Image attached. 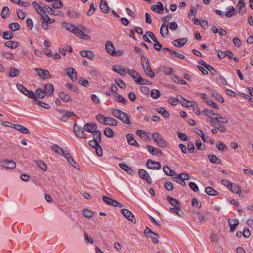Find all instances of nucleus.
<instances>
[{
  "label": "nucleus",
  "mask_w": 253,
  "mask_h": 253,
  "mask_svg": "<svg viewBox=\"0 0 253 253\" xmlns=\"http://www.w3.org/2000/svg\"><path fill=\"white\" fill-rule=\"evenodd\" d=\"M115 82L120 88L122 89L125 88L126 84L123 80L120 79H115Z\"/></svg>",
  "instance_id": "e2e57ef3"
},
{
  "label": "nucleus",
  "mask_w": 253,
  "mask_h": 253,
  "mask_svg": "<svg viewBox=\"0 0 253 253\" xmlns=\"http://www.w3.org/2000/svg\"><path fill=\"white\" fill-rule=\"evenodd\" d=\"M76 116L73 112L65 111V113L60 118L59 120L61 121L65 122L72 116Z\"/></svg>",
  "instance_id": "473e14b6"
},
{
  "label": "nucleus",
  "mask_w": 253,
  "mask_h": 253,
  "mask_svg": "<svg viewBox=\"0 0 253 253\" xmlns=\"http://www.w3.org/2000/svg\"><path fill=\"white\" fill-rule=\"evenodd\" d=\"M227 9L228 11L226 13V16L228 17H231L234 14L235 9L232 6L229 7Z\"/></svg>",
  "instance_id": "69168bd1"
},
{
  "label": "nucleus",
  "mask_w": 253,
  "mask_h": 253,
  "mask_svg": "<svg viewBox=\"0 0 253 253\" xmlns=\"http://www.w3.org/2000/svg\"><path fill=\"white\" fill-rule=\"evenodd\" d=\"M59 98L64 102H68L71 101V96L63 91H60L58 94Z\"/></svg>",
  "instance_id": "c756f323"
},
{
  "label": "nucleus",
  "mask_w": 253,
  "mask_h": 253,
  "mask_svg": "<svg viewBox=\"0 0 253 253\" xmlns=\"http://www.w3.org/2000/svg\"><path fill=\"white\" fill-rule=\"evenodd\" d=\"M51 149L52 151H54L55 153H58V154L62 156H64L66 152H67L68 151L64 150L62 148L60 147L58 145L53 144L51 146Z\"/></svg>",
  "instance_id": "b1692460"
},
{
  "label": "nucleus",
  "mask_w": 253,
  "mask_h": 253,
  "mask_svg": "<svg viewBox=\"0 0 253 253\" xmlns=\"http://www.w3.org/2000/svg\"><path fill=\"white\" fill-rule=\"evenodd\" d=\"M9 9L7 6H4L3 8L2 11L1 13V16L2 18L6 19L10 15L9 13Z\"/></svg>",
  "instance_id": "c03bdc74"
},
{
  "label": "nucleus",
  "mask_w": 253,
  "mask_h": 253,
  "mask_svg": "<svg viewBox=\"0 0 253 253\" xmlns=\"http://www.w3.org/2000/svg\"><path fill=\"white\" fill-rule=\"evenodd\" d=\"M35 70L42 80H44L46 78H51V77L48 70L42 69L41 68H35Z\"/></svg>",
  "instance_id": "39448f33"
},
{
  "label": "nucleus",
  "mask_w": 253,
  "mask_h": 253,
  "mask_svg": "<svg viewBox=\"0 0 253 253\" xmlns=\"http://www.w3.org/2000/svg\"><path fill=\"white\" fill-rule=\"evenodd\" d=\"M65 158H66L69 163H70L73 167H74L75 168H77L78 166V165H76V161L74 160L73 157L70 155L69 152L67 151V152H66L65 154V155L64 156Z\"/></svg>",
  "instance_id": "393cba45"
},
{
  "label": "nucleus",
  "mask_w": 253,
  "mask_h": 253,
  "mask_svg": "<svg viewBox=\"0 0 253 253\" xmlns=\"http://www.w3.org/2000/svg\"><path fill=\"white\" fill-rule=\"evenodd\" d=\"M196 146L197 148L199 150H203L206 149L205 145L202 143L200 140H197L196 141Z\"/></svg>",
  "instance_id": "338daca9"
},
{
  "label": "nucleus",
  "mask_w": 253,
  "mask_h": 253,
  "mask_svg": "<svg viewBox=\"0 0 253 253\" xmlns=\"http://www.w3.org/2000/svg\"><path fill=\"white\" fill-rule=\"evenodd\" d=\"M121 212L123 215L129 221L133 223H136V219L132 213L126 209H122Z\"/></svg>",
  "instance_id": "20e7f679"
},
{
  "label": "nucleus",
  "mask_w": 253,
  "mask_h": 253,
  "mask_svg": "<svg viewBox=\"0 0 253 253\" xmlns=\"http://www.w3.org/2000/svg\"><path fill=\"white\" fill-rule=\"evenodd\" d=\"M161 95L160 92L157 89H152L151 92V96L153 99H157Z\"/></svg>",
  "instance_id": "4d7b16f0"
},
{
  "label": "nucleus",
  "mask_w": 253,
  "mask_h": 253,
  "mask_svg": "<svg viewBox=\"0 0 253 253\" xmlns=\"http://www.w3.org/2000/svg\"><path fill=\"white\" fill-rule=\"evenodd\" d=\"M143 68L145 73L151 78H154L155 76V73L152 70L150 65H149L148 66L145 67L144 68Z\"/></svg>",
  "instance_id": "79ce46f5"
},
{
  "label": "nucleus",
  "mask_w": 253,
  "mask_h": 253,
  "mask_svg": "<svg viewBox=\"0 0 253 253\" xmlns=\"http://www.w3.org/2000/svg\"><path fill=\"white\" fill-rule=\"evenodd\" d=\"M216 147L218 150L221 151H226L228 150L227 146L223 142H220L218 144H216Z\"/></svg>",
  "instance_id": "680f3d73"
},
{
  "label": "nucleus",
  "mask_w": 253,
  "mask_h": 253,
  "mask_svg": "<svg viewBox=\"0 0 253 253\" xmlns=\"http://www.w3.org/2000/svg\"><path fill=\"white\" fill-rule=\"evenodd\" d=\"M228 223L230 227V231L231 232H233L236 227L239 225V222L237 219L230 218L228 219Z\"/></svg>",
  "instance_id": "aec40b11"
},
{
  "label": "nucleus",
  "mask_w": 253,
  "mask_h": 253,
  "mask_svg": "<svg viewBox=\"0 0 253 253\" xmlns=\"http://www.w3.org/2000/svg\"><path fill=\"white\" fill-rule=\"evenodd\" d=\"M76 36L79 37L82 39L84 40H89L91 38L89 35L84 33L82 30L80 29L77 32Z\"/></svg>",
  "instance_id": "a18cd8bd"
},
{
  "label": "nucleus",
  "mask_w": 253,
  "mask_h": 253,
  "mask_svg": "<svg viewBox=\"0 0 253 253\" xmlns=\"http://www.w3.org/2000/svg\"><path fill=\"white\" fill-rule=\"evenodd\" d=\"M16 86L18 90H19L25 95L33 99H34L35 98H36L35 94L33 91L28 90L23 85L20 84H17Z\"/></svg>",
  "instance_id": "7ed1b4c3"
},
{
  "label": "nucleus",
  "mask_w": 253,
  "mask_h": 253,
  "mask_svg": "<svg viewBox=\"0 0 253 253\" xmlns=\"http://www.w3.org/2000/svg\"><path fill=\"white\" fill-rule=\"evenodd\" d=\"M146 148L149 153L153 155H161L162 154V151L160 149L154 148L149 145H146Z\"/></svg>",
  "instance_id": "dca6fc26"
},
{
  "label": "nucleus",
  "mask_w": 253,
  "mask_h": 253,
  "mask_svg": "<svg viewBox=\"0 0 253 253\" xmlns=\"http://www.w3.org/2000/svg\"><path fill=\"white\" fill-rule=\"evenodd\" d=\"M100 8L101 11L104 13H107L108 12L109 7L108 6L105 0H101Z\"/></svg>",
  "instance_id": "cd10ccee"
},
{
  "label": "nucleus",
  "mask_w": 253,
  "mask_h": 253,
  "mask_svg": "<svg viewBox=\"0 0 253 253\" xmlns=\"http://www.w3.org/2000/svg\"><path fill=\"white\" fill-rule=\"evenodd\" d=\"M241 187L237 184L235 183H232L230 184V186L229 189L233 193H237L240 189H241Z\"/></svg>",
  "instance_id": "3c124183"
},
{
  "label": "nucleus",
  "mask_w": 253,
  "mask_h": 253,
  "mask_svg": "<svg viewBox=\"0 0 253 253\" xmlns=\"http://www.w3.org/2000/svg\"><path fill=\"white\" fill-rule=\"evenodd\" d=\"M167 199L168 202L172 205L174 207L176 208L177 206H180V203L177 199L172 198L169 196H167Z\"/></svg>",
  "instance_id": "e433bc0d"
},
{
  "label": "nucleus",
  "mask_w": 253,
  "mask_h": 253,
  "mask_svg": "<svg viewBox=\"0 0 253 253\" xmlns=\"http://www.w3.org/2000/svg\"><path fill=\"white\" fill-rule=\"evenodd\" d=\"M146 166L152 169H159L161 167V164L159 162L148 159L146 163Z\"/></svg>",
  "instance_id": "6e6552de"
},
{
  "label": "nucleus",
  "mask_w": 253,
  "mask_h": 253,
  "mask_svg": "<svg viewBox=\"0 0 253 253\" xmlns=\"http://www.w3.org/2000/svg\"><path fill=\"white\" fill-rule=\"evenodd\" d=\"M208 89L210 90L212 96L214 97L219 102L221 103L224 102V99L220 94L216 92L214 90L210 88H208Z\"/></svg>",
  "instance_id": "72a5a7b5"
},
{
  "label": "nucleus",
  "mask_w": 253,
  "mask_h": 253,
  "mask_svg": "<svg viewBox=\"0 0 253 253\" xmlns=\"http://www.w3.org/2000/svg\"><path fill=\"white\" fill-rule=\"evenodd\" d=\"M83 214L85 217L90 218L93 216V213L90 210L85 209L84 210Z\"/></svg>",
  "instance_id": "0e129e2a"
},
{
  "label": "nucleus",
  "mask_w": 253,
  "mask_h": 253,
  "mask_svg": "<svg viewBox=\"0 0 253 253\" xmlns=\"http://www.w3.org/2000/svg\"><path fill=\"white\" fill-rule=\"evenodd\" d=\"M38 166L42 169L43 170L46 171L47 170V166L45 163L41 160H39L36 162Z\"/></svg>",
  "instance_id": "13d9d810"
},
{
  "label": "nucleus",
  "mask_w": 253,
  "mask_h": 253,
  "mask_svg": "<svg viewBox=\"0 0 253 253\" xmlns=\"http://www.w3.org/2000/svg\"><path fill=\"white\" fill-rule=\"evenodd\" d=\"M106 50L107 52L110 54L111 55H113V54H115V47L110 41H107L106 42L105 45Z\"/></svg>",
  "instance_id": "2eb2a0df"
},
{
  "label": "nucleus",
  "mask_w": 253,
  "mask_h": 253,
  "mask_svg": "<svg viewBox=\"0 0 253 253\" xmlns=\"http://www.w3.org/2000/svg\"><path fill=\"white\" fill-rule=\"evenodd\" d=\"M93 140H97L98 142H100L101 141V132L100 130H96L93 132Z\"/></svg>",
  "instance_id": "8fccbe9b"
},
{
  "label": "nucleus",
  "mask_w": 253,
  "mask_h": 253,
  "mask_svg": "<svg viewBox=\"0 0 253 253\" xmlns=\"http://www.w3.org/2000/svg\"><path fill=\"white\" fill-rule=\"evenodd\" d=\"M42 5V3H41ZM32 5L34 7L36 11L41 15L42 18L43 19L45 16L47 17V14L44 10L42 5H40L36 1L32 2Z\"/></svg>",
  "instance_id": "0eeeda50"
},
{
  "label": "nucleus",
  "mask_w": 253,
  "mask_h": 253,
  "mask_svg": "<svg viewBox=\"0 0 253 253\" xmlns=\"http://www.w3.org/2000/svg\"><path fill=\"white\" fill-rule=\"evenodd\" d=\"M140 57L143 68L150 65L149 61L147 58H146L143 55H141Z\"/></svg>",
  "instance_id": "5fc2aeb1"
},
{
  "label": "nucleus",
  "mask_w": 253,
  "mask_h": 253,
  "mask_svg": "<svg viewBox=\"0 0 253 253\" xmlns=\"http://www.w3.org/2000/svg\"><path fill=\"white\" fill-rule=\"evenodd\" d=\"M175 178L180 179L181 181L188 180L189 179V175L187 173H181L175 176Z\"/></svg>",
  "instance_id": "bf43d9fd"
},
{
  "label": "nucleus",
  "mask_w": 253,
  "mask_h": 253,
  "mask_svg": "<svg viewBox=\"0 0 253 253\" xmlns=\"http://www.w3.org/2000/svg\"><path fill=\"white\" fill-rule=\"evenodd\" d=\"M63 27L68 31L73 33L76 35L79 30V29L74 25L66 22H64L63 23Z\"/></svg>",
  "instance_id": "9b49d317"
},
{
  "label": "nucleus",
  "mask_w": 253,
  "mask_h": 253,
  "mask_svg": "<svg viewBox=\"0 0 253 253\" xmlns=\"http://www.w3.org/2000/svg\"><path fill=\"white\" fill-rule=\"evenodd\" d=\"M163 169L164 173L168 176H171L175 174V171L170 169V168L167 165H165L163 167Z\"/></svg>",
  "instance_id": "a19ab883"
},
{
  "label": "nucleus",
  "mask_w": 253,
  "mask_h": 253,
  "mask_svg": "<svg viewBox=\"0 0 253 253\" xmlns=\"http://www.w3.org/2000/svg\"><path fill=\"white\" fill-rule=\"evenodd\" d=\"M126 73L130 75L135 80L136 79L140 74L133 69H127Z\"/></svg>",
  "instance_id": "49530a36"
},
{
  "label": "nucleus",
  "mask_w": 253,
  "mask_h": 253,
  "mask_svg": "<svg viewBox=\"0 0 253 253\" xmlns=\"http://www.w3.org/2000/svg\"><path fill=\"white\" fill-rule=\"evenodd\" d=\"M179 100V98L178 97V95H177L176 97L171 96L169 98L168 102L171 105L176 106L178 104Z\"/></svg>",
  "instance_id": "37998d69"
},
{
  "label": "nucleus",
  "mask_w": 253,
  "mask_h": 253,
  "mask_svg": "<svg viewBox=\"0 0 253 253\" xmlns=\"http://www.w3.org/2000/svg\"><path fill=\"white\" fill-rule=\"evenodd\" d=\"M66 74L73 81L75 82L77 80V72L74 68L69 67L67 68L66 70Z\"/></svg>",
  "instance_id": "ddd939ff"
},
{
  "label": "nucleus",
  "mask_w": 253,
  "mask_h": 253,
  "mask_svg": "<svg viewBox=\"0 0 253 253\" xmlns=\"http://www.w3.org/2000/svg\"><path fill=\"white\" fill-rule=\"evenodd\" d=\"M208 158L210 162L215 164H220L221 162L220 158H218L214 154H210L208 156Z\"/></svg>",
  "instance_id": "4c0bfd02"
},
{
  "label": "nucleus",
  "mask_w": 253,
  "mask_h": 253,
  "mask_svg": "<svg viewBox=\"0 0 253 253\" xmlns=\"http://www.w3.org/2000/svg\"><path fill=\"white\" fill-rule=\"evenodd\" d=\"M205 192L209 195L216 196L219 194L218 191H216L213 188L211 187H207L205 188Z\"/></svg>",
  "instance_id": "58836bf2"
},
{
  "label": "nucleus",
  "mask_w": 253,
  "mask_h": 253,
  "mask_svg": "<svg viewBox=\"0 0 253 253\" xmlns=\"http://www.w3.org/2000/svg\"><path fill=\"white\" fill-rule=\"evenodd\" d=\"M166 22H165V24H162L160 28L161 35L164 38L167 36L169 33L168 25L166 24Z\"/></svg>",
  "instance_id": "c85d7f7f"
},
{
  "label": "nucleus",
  "mask_w": 253,
  "mask_h": 253,
  "mask_svg": "<svg viewBox=\"0 0 253 253\" xmlns=\"http://www.w3.org/2000/svg\"><path fill=\"white\" fill-rule=\"evenodd\" d=\"M63 6V3L60 0H55L52 4V6L55 9L61 8Z\"/></svg>",
  "instance_id": "6e6d98bb"
},
{
  "label": "nucleus",
  "mask_w": 253,
  "mask_h": 253,
  "mask_svg": "<svg viewBox=\"0 0 253 253\" xmlns=\"http://www.w3.org/2000/svg\"><path fill=\"white\" fill-rule=\"evenodd\" d=\"M104 134L106 136L109 138H112L114 135V133L113 131L110 127H106L105 128L104 131Z\"/></svg>",
  "instance_id": "de8ad7c7"
},
{
  "label": "nucleus",
  "mask_w": 253,
  "mask_h": 253,
  "mask_svg": "<svg viewBox=\"0 0 253 253\" xmlns=\"http://www.w3.org/2000/svg\"><path fill=\"white\" fill-rule=\"evenodd\" d=\"M151 9L154 12L160 14L162 13L163 11L164 7L163 4L161 2H159L157 4L153 5L151 6Z\"/></svg>",
  "instance_id": "f3484780"
},
{
  "label": "nucleus",
  "mask_w": 253,
  "mask_h": 253,
  "mask_svg": "<svg viewBox=\"0 0 253 253\" xmlns=\"http://www.w3.org/2000/svg\"><path fill=\"white\" fill-rule=\"evenodd\" d=\"M78 83L84 87H88L90 85L89 81L86 79H84L83 77L79 78Z\"/></svg>",
  "instance_id": "09e8293b"
},
{
  "label": "nucleus",
  "mask_w": 253,
  "mask_h": 253,
  "mask_svg": "<svg viewBox=\"0 0 253 253\" xmlns=\"http://www.w3.org/2000/svg\"><path fill=\"white\" fill-rule=\"evenodd\" d=\"M19 42L17 41H8L4 42L5 46L10 48L15 49L19 45Z\"/></svg>",
  "instance_id": "7c9ffc66"
},
{
  "label": "nucleus",
  "mask_w": 253,
  "mask_h": 253,
  "mask_svg": "<svg viewBox=\"0 0 253 253\" xmlns=\"http://www.w3.org/2000/svg\"><path fill=\"white\" fill-rule=\"evenodd\" d=\"M152 138L159 147L162 148H165L166 147V142L163 139L162 136L159 133L154 132L152 134Z\"/></svg>",
  "instance_id": "f03ea898"
},
{
  "label": "nucleus",
  "mask_w": 253,
  "mask_h": 253,
  "mask_svg": "<svg viewBox=\"0 0 253 253\" xmlns=\"http://www.w3.org/2000/svg\"><path fill=\"white\" fill-rule=\"evenodd\" d=\"M119 167L124 170H125L126 172L128 173L130 175H133L134 172L133 169L127 165L125 163H119Z\"/></svg>",
  "instance_id": "412c9836"
},
{
  "label": "nucleus",
  "mask_w": 253,
  "mask_h": 253,
  "mask_svg": "<svg viewBox=\"0 0 253 253\" xmlns=\"http://www.w3.org/2000/svg\"><path fill=\"white\" fill-rule=\"evenodd\" d=\"M135 82L139 85H148L151 84V82L148 80L142 78L140 75L135 80Z\"/></svg>",
  "instance_id": "bb28decb"
},
{
  "label": "nucleus",
  "mask_w": 253,
  "mask_h": 253,
  "mask_svg": "<svg viewBox=\"0 0 253 253\" xmlns=\"http://www.w3.org/2000/svg\"><path fill=\"white\" fill-rule=\"evenodd\" d=\"M19 71L18 69H16L14 67H11L10 69V72L9 73V76L10 77H15L18 75Z\"/></svg>",
  "instance_id": "864d4df0"
},
{
  "label": "nucleus",
  "mask_w": 253,
  "mask_h": 253,
  "mask_svg": "<svg viewBox=\"0 0 253 253\" xmlns=\"http://www.w3.org/2000/svg\"><path fill=\"white\" fill-rule=\"evenodd\" d=\"M1 165L7 169H13L15 168L16 164L12 160H5L1 162Z\"/></svg>",
  "instance_id": "4468645a"
},
{
  "label": "nucleus",
  "mask_w": 253,
  "mask_h": 253,
  "mask_svg": "<svg viewBox=\"0 0 253 253\" xmlns=\"http://www.w3.org/2000/svg\"><path fill=\"white\" fill-rule=\"evenodd\" d=\"M44 88V91L48 96H50L53 95L54 91V88L52 84L49 83L46 84Z\"/></svg>",
  "instance_id": "5701e85b"
},
{
  "label": "nucleus",
  "mask_w": 253,
  "mask_h": 253,
  "mask_svg": "<svg viewBox=\"0 0 253 253\" xmlns=\"http://www.w3.org/2000/svg\"><path fill=\"white\" fill-rule=\"evenodd\" d=\"M80 55L84 57H87L89 59H92L94 56L93 52L90 50H82L80 52Z\"/></svg>",
  "instance_id": "a878e982"
},
{
  "label": "nucleus",
  "mask_w": 253,
  "mask_h": 253,
  "mask_svg": "<svg viewBox=\"0 0 253 253\" xmlns=\"http://www.w3.org/2000/svg\"><path fill=\"white\" fill-rule=\"evenodd\" d=\"M128 143L132 146L139 147V144L135 139L132 134L129 133L126 136Z\"/></svg>",
  "instance_id": "6ab92c4d"
},
{
  "label": "nucleus",
  "mask_w": 253,
  "mask_h": 253,
  "mask_svg": "<svg viewBox=\"0 0 253 253\" xmlns=\"http://www.w3.org/2000/svg\"><path fill=\"white\" fill-rule=\"evenodd\" d=\"M187 41V38H182L174 40L172 42V44L175 47H180L186 44Z\"/></svg>",
  "instance_id": "f8f14e48"
},
{
  "label": "nucleus",
  "mask_w": 253,
  "mask_h": 253,
  "mask_svg": "<svg viewBox=\"0 0 253 253\" xmlns=\"http://www.w3.org/2000/svg\"><path fill=\"white\" fill-rule=\"evenodd\" d=\"M120 117H119L118 119L121 120V121H122L124 123L127 125H130L131 124L129 116L126 113L122 111V113L121 114H120Z\"/></svg>",
  "instance_id": "4be33fe9"
},
{
  "label": "nucleus",
  "mask_w": 253,
  "mask_h": 253,
  "mask_svg": "<svg viewBox=\"0 0 253 253\" xmlns=\"http://www.w3.org/2000/svg\"><path fill=\"white\" fill-rule=\"evenodd\" d=\"M97 128L96 123L93 122H88L84 126V129L86 132L93 133Z\"/></svg>",
  "instance_id": "9d476101"
},
{
  "label": "nucleus",
  "mask_w": 253,
  "mask_h": 253,
  "mask_svg": "<svg viewBox=\"0 0 253 253\" xmlns=\"http://www.w3.org/2000/svg\"><path fill=\"white\" fill-rule=\"evenodd\" d=\"M165 188L169 191H171L173 189V185L170 181L166 182L164 185Z\"/></svg>",
  "instance_id": "774afa93"
},
{
  "label": "nucleus",
  "mask_w": 253,
  "mask_h": 253,
  "mask_svg": "<svg viewBox=\"0 0 253 253\" xmlns=\"http://www.w3.org/2000/svg\"><path fill=\"white\" fill-rule=\"evenodd\" d=\"M237 8L239 13L241 15H243L246 12L244 0H239L237 4Z\"/></svg>",
  "instance_id": "a211bd4d"
},
{
  "label": "nucleus",
  "mask_w": 253,
  "mask_h": 253,
  "mask_svg": "<svg viewBox=\"0 0 253 253\" xmlns=\"http://www.w3.org/2000/svg\"><path fill=\"white\" fill-rule=\"evenodd\" d=\"M105 121L106 125L116 126L118 124L117 121L112 117H106Z\"/></svg>",
  "instance_id": "2f4dec72"
},
{
  "label": "nucleus",
  "mask_w": 253,
  "mask_h": 253,
  "mask_svg": "<svg viewBox=\"0 0 253 253\" xmlns=\"http://www.w3.org/2000/svg\"><path fill=\"white\" fill-rule=\"evenodd\" d=\"M102 200L105 203L111 206L118 207H122V204L116 200L111 199L107 196H103L102 197Z\"/></svg>",
  "instance_id": "423d86ee"
},
{
  "label": "nucleus",
  "mask_w": 253,
  "mask_h": 253,
  "mask_svg": "<svg viewBox=\"0 0 253 253\" xmlns=\"http://www.w3.org/2000/svg\"><path fill=\"white\" fill-rule=\"evenodd\" d=\"M73 129L74 133L77 137L80 138H85L86 137L84 127L83 128L79 126L76 122L74 123Z\"/></svg>",
  "instance_id": "f257e3e1"
},
{
  "label": "nucleus",
  "mask_w": 253,
  "mask_h": 253,
  "mask_svg": "<svg viewBox=\"0 0 253 253\" xmlns=\"http://www.w3.org/2000/svg\"><path fill=\"white\" fill-rule=\"evenodd\" d=\"M13 33L11 31H7L3 33L2 37L5 40H10L13 37Z\"/></svg>",
  "instance_id": "603ef678"
},
{
  "label": "nucleus",
  "mask_w": 253,
  "mask_h": 253,
  "mask_svg": "<svg viewBox=\"0 0 253 253\" xmlns=\"http://www.w3.org/2000/svg\"><path fill=\"white\" fill-rule=\"evenodd\" d=\"M33 104H37L39 106L42 107L45 109H49L50 108V106L44 102H43L42 101L38 100L37 97L36 96V98H35L33 99Z\"/></svg>",
  "instance_id": "c9c22d12"
},
{
  "label": "nucleus",
  "mask_w": 253,
  "mask_h": 253,
  "mask_svg": "<svg viewBox=\"0 0 253 253\" xmlns=\"http://www.w3.org/2000/svg\"><path fill=\"white\" fill-rule=\"evenodd\" d=\"M112 70L113 71L119 73L121 75H124L126 73V71L125 69L122 68L121 66H113L112 67Z\"/></svg>",
  "instance_id": "f704fd0d"
},
{
  "label": "nucleus",
  "mask_w": 253,
  "mask_h": 253,
  "mask_svg": "<svg viewBox=\"0 0 253 253\" xmlns=\"http://www.w3.org/2000/svg\"><path fill=\"white\" fill-rule=\"evenodd\" d=\"M35 96L39 99H42L45 97V92L41 88H37L35 91Z\"/></svg>",
  "instance_id": "ea45409f"
},
{
  "label": "nucleus",
  "mask_w": 253,
  "mask_h": 253,
  "mask_svg": "<svg viewBox=\"0 0 253 253\" xmlns=\"http://www.w3.org/2000/svg\"><path fill=\"white\" fill-rule=\"evenodd\" d=\"M8 27L12 31H16L20 29L19 24L16 22L9 24Z\"/></svg>",
  "instance_id": "052dcab7"
},
{
  "label": "nucleus",
  "mask_w": 253,
  "mask_h": 253,
  "mask_svg": "<svg viewBox=\"0 0 253 253\" xmlns=\"http://www.w3.org/2000/svg\"><path fill=\"white\" fill-rule=\"evenodd\" d=\"M138 175L141 178L146 180L148 184H151V178L145 170L140 169L138 171Z\"/></svg>",
  "instance_id": "1a4fd4ad"
}]
</instances>
